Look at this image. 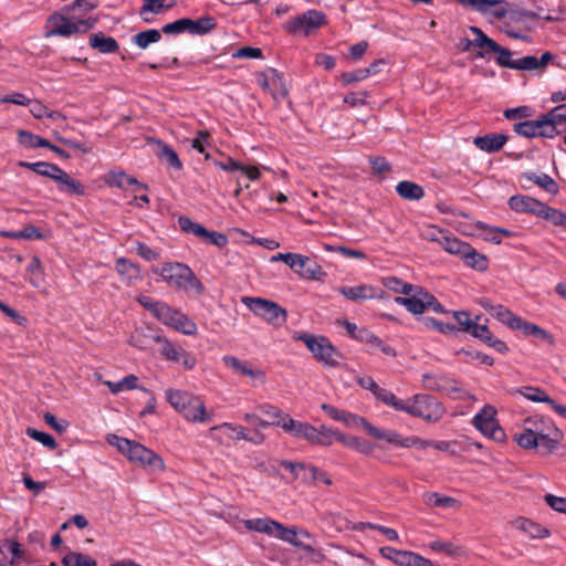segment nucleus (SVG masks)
<instances>
[{"label": "nucleus", "mask_w": 566, "mask_h": 566, "mask_svg": "<svg viewBox=\"0 0 566 566\" xmlns=\"http://www.w3.org/2000/svg\"><path fill=\"white\" fill-rule=\"evenodd\" d=\"M104 181L111 187L125 189L127 186H133L135 191L147 190L148 186L139 182L133 176L127 175L124 170H112L105 175Z\"/></svg>", "instance_id": "b1692460"}, {"label": "nucleus", "mask_w": 566, "mask_h": 566, "mask_svg": "<svg viewBox=\"0 0 566 566\" xmlns=\"http://www.w3.org/2000/svg\"><path fill=\"white\" fill-rule=\"evenodd\" d=\"M155 340L161 345L160 354L165 359L171 361H179V355L182 350L180 346L171 343L167 338L161 337L159 335L155 336Z\"/></svg>", "instance_id": "a18cd8bd"}, {"label": "nucleus", "mask_w": 566, "mask_h": 566, "mask_svg": "<svg viewBox=\"0 0 566 566\" xmlns=\"http://www.w3.org/2000/svg\"><path fill=\"white\" fill-rule=\"evenodd\" d=\"M448 253L455 254L462 258L464 251L468 250V243L459 240L455 237H451L449 233L446 234L444 239L440 244Z\"/></svg>", "instance_id": "603ef678"}, {"label": "nucleus", "mask_w": 566, "mask_h": 566, "mask_svg": "<svg viewBox=\"0 0 566 566\" xmlns=\"http://www.w3.org/2000/svg\"><path fill=\"white\" fill-rule=\"evenodd\" d=\"M166 284L172 289L192 292L196 295L203 293V285L193 271L186 264L175 262L165 263L161 268L153 270Z\"/></svg>", "instance_id": "39448f33"}, {"label": "nucleus", "mask_w": 566, "mask_h": 566, "mask_svg": "<svg viewBox=\"0 0 566 566\" xmlns=\"http://www.w3.org/2000/svg\"><path fill=\"white\" fill-rule=\"evenodd\" d=\"M461 259L468 266L478 271H485L489 265L488 258L484 254L478 252L470 244L468 245V250L464 251Z\"/></svg>", "instance_id": "58836bf2"}, {"label": "nucleus", "mask_w": 566, "mask_h": 566, "mask_svg": "<svg viewBox=\"0 0 566 566\" xmlns=\"http://www.w3.org/2000/svg\"><path fill=\"white\" fill-rule=\"evenodd\" d=\"M136 300L145 310H147L158 321H160L161 318V313H164V308L168 306V304L155 301L146 295H139L137 296Z\"/></svg>", "instance_id": "3c124183"}, {"label": "nucleus", "mask_w": 566, "mask_h": 566, "mask_svg": "<svg viewBox=\"0 0 566 566\" xmlns=\"http://www.w3.org/2000/svg\"><path fill=\"white\" fill-rule=\"evenodd\" d=\"M138 377L130 374L126 377H124L119 381H109V380H103V384L108 387L112 394L117 395L122 391L126 390H133V389H142L145 392H148L146 388L138 386Z\"/></svg>", "instance_id": "c9c22d12"}, {"label": "nucleus", "mask_w": 566, "mask_h": 566, "mask_svg": "<svg viewBox=\"0 0 566 566\" xmlns=\"http://www.w3.org/2000/svg\"><path fill=\"white\" fill-rule=\"evenodd\" d=\"M397 193L407 200H419L424 196L423 188L412 181H400L396 186Z\"/></svg>", "instance_id": "ea45409f"}, {"label": "nucleus", "mask_w": 566, "mask_h": 566, "mask_svg": "<svg viewBox=\"0 0 566 566\" xmlns=\"http://www.w3.org/2000/svg\"><path fill=\"white\" fill-rule=\"evenodd\" d=\"M389 407L426 422H438L446 413L442 403L427 394H416L407 399L390 396Z\"/></svg>", "instance_id": "f03ea898"}, {"label": "nucleus", "mask_w": 566, "mask_h": 566, "mask_svg": "<svg viewBox=\"0 0 566 566\" xmlns=\"http://www.w3.org/2000/svg\"><path fill=\"white\" fill-rule=\"evenodd\" d=\"M563 438L552 420L543 416L525 418L521 431L514 433V441L524 450L538 449L543 454L552 453Z\"/></svg>", "instance_id": "f257e3e1"}, {"label": "nucleus", "mask_w": 566, "mask_h": 566, "mask_svg": "<svg viewBox=\"0 0 566 566\" xmlns=\"http://www.w3.org/2000/svg\"><path fill=\"white\" fill-rule=\"evenodd\" d=\"M279 522L269 517L244 520L243 525L249 531L263 533L274 537Z\"/></svg>", "instance_id": "f704fd0d"}, {"label": "nucleus", "mask_w": 566, "mask_h": 566, "mask_svg": "<svg viewBox=\"0 0 566 566\" xmlns=\"http://www.w3.org/2000/svg\"><path fill=\"white\" fill-rule=\"evenodd\" d=\"M365 431L375 439L385 440L388 443L400 447L401 438L394 430H382L367 422L365 423Z\"/></svg>", "instance_id": "79ce46f5"}, {"label": "nucleus", "mask_w": 566, "mask_h": 566, "mask_svg": "<svg viewBox=\"0 0 566 566\" xmlns=\"http://www.w3.org/2000/svg\"><path fill=\"white\" fill-rule=\"evenodd\" d=\"M494 315L500 322H502L512 329H516L521 319L520 316H516L515 314H513L511 311L503 306L495 307Z\"/></svg>", "instance_id": "680f3d73"}, {"label": "nucleus", "mask_w": 566, "mask_h": 566, "mask_svg": "<svg viewBox=\"0 0 566 566\" xmlns=\"http://www.w3.org/2000/svg\"><path fill=\"white\" fill-rule=\"evenodd\" d=\"M338 292L352 302H360L373 298H384V291L369 284H359L355 286H342Z\"/></svg>", "instance_id": "6ab92c4d"}, {"label": "nucleus", "mask_w": 566, "mask_h": 566, "mask_svg": "<svg viewBox=\"0 0 566 566\" xmlns=\"http://www.w3.org/2000/svg\"><path fill=\"white\" fill-rule=\"evenodd\" d=\"M222 363L234 375L247 377L253 384H264L266 380L264 370L248 360L240 359L233 355H224Z\"/></svg>", "instance_id": "2eb2a0df"}, {"label": "nucleus", "mask_w": 566, "mask_h": 566, "mask_svg": "<svg viewBox=\"0 0 566 566\" xmlns=\"http://www.w3.org/2000/svg\"><path fill=\"white\" fill-rule=\"evenodd\" d=\"M470 31L474 35V39L469 42V44L474 45L481 50L478 53V56L485 57L488 54L494 53L495 50H499V44L489 38L481 29L476 27H470Z\"/></svg>", "instance_id": "7c9ffc66"}, {"label": "nucleus", "mask_w": 566, "mask_h": 566, "mask_svg": "<svg viewBox=\"0 0 566 566\" xmlns=\"http://www.w3.org/2000/svg\"><path fill=\"white\" fill-rule=\"evenodd\" d=\"M53 180L57 182L59 190L69 196L85 195V187L61 168H59L56 175L53 176Z\"/></svg>", "instance_id": "cd10ccee"}, {"label": "nucleus", "mask_w": 566, "mask_h": 566, "mask_svg": "<svg viewBox=\"0 0 566 566\" xmlns=\"http://www.w3.org/2000/svg\"><path fill=\"white\" fill-rule=\"evenodd\" d=\"M19 165L21 167H25V168L33 170L34 172H36L40 176L49 177L51 179H53V176L56 175V172L60 168L56 165L49 164L45 161H38V163L20 161Z\"/></svg>", "instance_id": "09e8293b"}, {"label": "nucleus", "mask_w": 566, "mask_h": 566, "mask_svg": "<svg viewBox=\"0 0 566 566\" xmlns=\"http://www.w3.org/2000/svg\"><path fill=\"white\" fill-rule=\"evenodd\" d=\"M270 262H283L305 280L322 281L326 275L321 265L298 253H277L271 256Z\"/></svg>", "instance_id": "6e6552de"}, {"label": "nucleus", "mask_w": 566, "mask_h": 566, "mask_svg": "<svg viewBox=\"0 0 566 566\" xmlns=\"http://www.w3.org/2000/svg\"><path fill=\"white\" fill-rule=\"evenodd\" d=\"M159 322L188 336L196 335L198 331L197 324L191 318L169 305L164 308Z\"/></svg>", "instance_id": "dca6fc26"}, {"label": "nucleus", "mask_w": 566, "mask_h": 566, "mask_svg": "<svg viewBox=\"0 0 566 566\" xmlns=\"http://www.w3.org/2000/svg\"><path fill=\"white\" fill-rule=\"evenodd\" d=\"M134 39H135V43L140 49H146L150 44L159 42L161 39V35H160L159 31H157L155 29H150V30H146V31L137 33Z\"/></svg>", "instance_id": "6e6d98bb"}, {"label": "nucleus", "mask_w": 566, "mask_h": 566, "mask_svg": "<svg viewBox=\"0 0 566 566\" xmlns=\"http://www.w3.org/2000/svg\"><path fill=\"white\" fill-rule=\"evenodd\" d=\"M166 0H145V4L142 8L140 15L143 17L144 21L150 22V18L148 17L149 13H160L166 8H169L170 4L165 3Z\"/></svg>", "instance_id": "13d9d810"}, {"label": "nucleus", "mask_w": 566, "mask_h": 566, "mask_svg": "<svg viewBox=\"0 0 566 566\" xmlns=\"http://www.w3.org/2000/svg\"><path fill=\"white\" fill-rule=\"evenodd\" d=\"M62 563L64 566H97L93 557L77 552L65 555Z\"/></svg>", "instance_id": "864d4df0"}, {"label": "nucleus", "mask_w": 566, "mask_h": 566, "mask_svg": "<svg viewBox=\"0 0 566 566\" xmlns=\"http://www.w3.org/2000/svg\"><path fill=\"white\" fill-rule=\"evenodd\" d=\"M470 334L500 354H506L509 352V346L503 340L496 338L484 324H478L476 322Z\"/></svg>", "instance_id": "bb28decb"}, {"label": "nucleus", "mask_w": 566, "mask_h": 566, "mask_svg": "<svg viewBox=\"0 0 566 566\" xmlns=\"http://www.w3.org/2000/svg\"><path fill=\"white\" fill-rule=\"evenodd\" d=\"M518 394L533 402L553 403V399L539 387L525 386L518 389Z\"/></svg>", "instance_id": "37998d69"}, {"label": "nucleus", "mask_w": 566, "mask_h": 566, "mask_svg": "<svg viewBox=\"0 0 566 566\" xmlns=\"http://www.w3.org/2000/svg\"><path fill=\"white\" fill-rule=\"evenodd\" d=\"M281 465L289 470L295 480H300L304 483H310L317 480L318 469L316 467L286 460L282 461Z\"/></svg>", "instance_id": "a878e982"}, {"label": "nucleus", "mask_w": 566, "mask_h": 566, "mask_svg": "<svg viewBox=\"0 0 566 566\" xmlns=\"http://www.w3.org/2000/svg\"><path fill=\"white\" fill-rule=\"evenodd\" d=\"M516 329L522 331L526 336H534L548 343L549 345H553L555 342L554 336L551 333L536 324L524 321L522 317Z\"/></svg>", "instance_id": "e433bc0d"}, {"label": "nucleus", "mask_w": 566, "mask_h": 566, "mask_svg": "<svg viewBox=\"0 0 566 566\" xmlns=\"http://www.w3.org/2000/svg\"><path fill=\"white\" fill-rule=\"evenodd\" d=\"M19 144L28 149L49 146V140L27 130L18 132Z\"/></svg>", "instance_id": "de8ad7c7"}, {"label": "nucleus", "mask_w": 566, "mask_h": 566, "mask_svg": "<svg viewBox=\"0 0 566 566\" xmlns=\"http://www.w3.org/2000/svg\"><path fill=\"white\" fill-rule=\"evenodd\" d=\"M430 549L433 552H442L450 557H467V551L454 543L443 542V541H433L429 544Z\"/></svg>", "instance_id": "a19ab883"}, {"label": "nucleus", "mask_w": 566, "mask_h": 566, "mask_svg": "<svg viewBox=\"0 0 566 566\" xmlns=\"http://www.w3.org/2000/svg\"><path fill=\"white\" fill-rule=\"evenodd\" d=\"M458 2L494 19L503 18L509 10L505 0H458Z\"/></svg>", "instance_id": "a211bd4d"}, {"label": "nucleus", "mask_w": 566, "mask_h": 566, "mask_svg": "<svg viewBox=\"0 0 566 566\" xmlns=\"http://www.w3.org/2000/svg\"><path fill=\"white\" fill-rule=\"evenodd\" d=\"M448 232L432 224H426L420 230L422 239L441 244Z\"/></svg>", "instance_id": "052dcab7"}, {"label": "nucleus", "mask_w": 566, "mask_h": 566, "mask_svg": "<svg viewBox=\"0 0 566 566\" xmlns=\"http://www.w3.org/2000/svg\"><path fill=\"white\" fill-rule=\"evenodd\" d=\"M294 339L302 340L314 358L325 366H337L342 359L340 353L324 336H314L307 333H296Z\"/></svg>", "instance_id": "0eeeda50"}, {"label": "nucleus", "mask_w": 566, "mask_h": 566, "mask_svg": "<svg viewBox=\"0 0 566 566\" xmlns=\"http://www.w3.org/2000/svg\"><path fill=\"white\" fill-rule=\"evenodd\" d=\"M179 226L182 231L191 232L195 235L200 237V238H202L205 234H208V230L206 228H203L202 226H200L198 223L192 222L187 217L179 218Z\"/></svg>", "instance_id": "338daca9"}, {"label": "nucleus", "mask_w": 566, "mask_h": 566, "mask_svg": "<svg viewBox=\"0 0 566 566\" xmlns=\"http://www.w3.org/2000/svg\"><path fill=\"white\" fill-rule=\"evenodd\" d=\"M497 411L494 406L485 405L472 419V423L484 437L496 442L506 438L504 430L497 421Z\"/></svg>", "instance_id": "9d476101"}, {"label": "nucleus", "mask_w": 566, "mask_h": 566, "mask_svg": "<svg viewBox=\"0 0 566 566\" xmlns=\"http://www.w3.org/2000/svg\"><path fill=\"white\" fill-rule=\"evenodd\" d=\"M507 138L503 134L479 136L473 139V144L483 151L494 153L500 150Z\"/></svg>", "instance_id": "2f4dec72"}, {"label": "nucleus", "mask_w": 566, "mask_h": 566, "mask_svg": "<svg viewBox=\"0 0 566 566\" xmlns=\"http://www.w3.org/2000/svg\"><path fill=\"white\" fill-rule=\"evenodd\" d=\"M514 132L527 138L555 137L558 132L553 125L549 113L535 120H525L514 125Z\"/></svg>", "instance_id": "ddd939ff"}, {"label": "nucleus", "mask_w": 566, "mask_h": 566, "mask_svg": "<svg viewBox=\"0 0 566 566\" xmlns=\"http://www.w3.org/2000/svg\"><path fill=\"white\" fill-rule=\"evenodd\" d=\"M27 273L30 275L29 282L35 287L40 286L44 270L38 256L33 255L31 258L30 263L27 266Z\"/></svg>", "instance_id": "5fc2aeb1"}, {"label": "nucleus", "mask_w": 566, "mask_h": 566, "mask_svg": "<svg viewBox=\"0 0 566 566\" xmlns=\"http://www.w3.org/2000/svg\"><path fill=\"white\" fill-rule=\"evenodd\" d=\"M382 282L387 289L394 291L395 293L409 295V293L412 292L413 285L406 283L398 277H395V276L386 277V279H384Z\"/></svg>", "instance_id": "0e129e2a"}, {"label": "nucleus", "mask_w": 566, "mask_h": 566, "mask_svg": "<svg viewBox=\"0 0 566 566\" xmlns=\"http://www.w3.org/2000/svg\"><path fill=\"white\" fill-rule=\"evenodd\" d=\"M512 524L532 539H544L551 536L548 528L526 517H517Z\"/></svg>", "instance_id": "393cba45"}, {"label": "nucleus", "mask_w": 566, "mask_h": 566, "mask_svg": "<svg viewBox=\"0 0 566 566\" xmlns=\"http://www.w3.org/2000/svg\"><path fill=\"white\" fill-rule=\"evenodd\" d=\"M23 556L21 545L11 539L0 541V566H13Z\"/></svg>", "instance_id": "c85d7f7f"}, {"label": "nucleus", "mask_w": 566, "mask_h": 566, "mask_svg": "<svg viewBox=\"0 0 566 566\" xmlns=\"http://www.w3.org/2000/svg\"><path fill=\"white\" fill-rule=\"evenodd\" d=\"M316 439L314 440L315 444L329 447L334 442L335 429L329 428L325 424L316 427Z\"/></svg>", "instance_id": "69168bd1"}, {"label": "nucleus", "mask_w": 566, "mask_h": 566, "mask_svg": "<svg viewBox=\"0 0 566 566\" xmlns=\"http://www.w3.org/2000/svg\"><path fill=\"white\" fill-rule=\"evenodd\" d=\"M423 500L428 505L438 507H453L458 504L455 499L439 493H427L423 495Z\"/></svg>", "instance_id": "4d7b16f0"}, {"label": "nucleus", "mask_w": 566, "mask_h": 566, "mask_svg": "<svg viewBox=\"0 0 566 566\" xmlns=\"http://www.w3.org/2000/svg\"><path fill=\"white\" fill-rule=\"evenodd\" d=\"M322 409L333 420L342 422L344 426L348 428H358L363 427L365 429V423L368 421L364 418L348 412L346 410L337 409L331 405L323 403Z\"/></svg>", "instance_id": "5701e85b"}, {"label": "nucleus", "mask_w": 566, "mask_h": 566, "mask_svg": "<svg viewBox=\"0 0 566 566\" xmlns=\"http://www.w3.org/2000/svg\"><path fill=\"white\" fill-rule=\"evenodd\" d=\"M524 177L535 182L549 193L555 195L558 192V185L551 176L546 174L526 172Z\"/></svg>", "instance_id": "c03bdc74"}, {"label": "nucleus", "mask_w": 566, "mask_h": 566, "mask_svg": "<svg viewBox=\"0 0 566 566\" xmlns=\"http://www.w3.org/2000/svg\"><path fill=\"white\" fill-rule=\"evenodd\" d=\"M106 441L127 457L130 462L148 472L159 473L166 470L164 459L159 454L136 441L116 434H108Z\"/></svg>", "instance_id": "7ed1b4c3"}, {"label": "nucleus", "mask_w": 566, "mask_h": 566, "mask_svg": "<svg viewBox=\"0 0 566 566\" xmlns=\"http://www.w3.org/2000/svg\"><path fill=\"white\" fill-rule=\"evenodd\" d=\"M25 433L31 439L42 443L51 450H54L57 447L55 439L46 432L39 431L34 428H27Z\"/></svg>", "instance_id": "e2e57ef3"}, {"label": "nucleus", "mask_w": 566, "mask_h": 566, "mask_svg": "<svg viewBox=\"0 0 566 566\" xmlns=\"http://www.w3.org/2000/svg\"><path fill=\"white\" fill-rule=\"evenodd\" d=\"M96 19H75L71 13L65 12L52 14L46 22V38L70 36L76 33L86 32L94 27Z\"/></svg>", "instance_id": "423d86ee"}, {"label": "nucleus", "mask_w": 566, "mask_h": 566, "mask_svg": "<svg viewBox=\"0 0 566 566\" xmlns=\"http://www.w3.org/2000/svg\"><path fill=\"white\" fill-rule=\"evenodd\" d=\"M90 43L92 48L97 49L102 53L115 52L118 49L115 39L104 36L103 34H93L90 39Z\"/></svg>", "instance_id": "49530a36"}, {"label": "nucleus", "mask_w": 566, "mask_h": 566, "mask_svg": "<svg viewBox=\"0 0 566 566\" xmlns=\"http://www.w3.org/2000/svg\"><path fill=\"white\" fill-rule=\"evenodd\" d=\"M422 386L429 390L441 391L454 399H473L475 398L465 391L457 381L441 374L426 373L422 375Z\"/></svg>", "instance_id": "f8f14e48"}, {"label": "nucleus", "mask_w": 566, "mask_h": 566, "mask_svg": "<svg viewBox=\"0 0 566 566\" xmlns=\"http://www.w3.org/2000/svg\"><path fill=\"white\" fill-rule=\"evenodd\" d=\"M311 535L307 531L296 526H285L279 522L274 538L287 543L294 547L303 546V538H310Z\"/></svg>", "instance_id": "4be33fe9"}, {"label": "nucleus", "mask_w": 566, "mask_h": 566, "mask_svg": "<svg viewBox=\"0 0 566 566\" xmlns=\"http://www.w3.org/2000/svg\"><path fill=\"white\" fill-rule=\"evenodd\" d=\"M208 437L222 443L223 438L231 440H247L248 433L245 428L242 426L223 422L221 424L211 427L208 431Z\"/></svg>", "instance_id": "aec40b11"}, {"label": "nucleus", "mask_w": 566, "mask_h": 566, "mask_svg": "<svg viewBox=\"0 0 566 566\" xmlns=\"http://www.w3.org/2000/svg\"><path fill=\"white\" fill-rule=\"evenodd\" d=\"M358 384L363 388L370 390L378 400H380L382 403L387 406H389V397L395 396L392 391L379 387L376 384V381L369 376L358 378Z\"/></svg>", "instance_id": "4c0bfd02"}, {"label": "nucleus", "mask_w": 566, "mask_h": 566, "mask_svg": "<svg viewBox=\"0 0 566 566\" xmlns=\"http://www.w3.org/2000/svg\"><path fill=\"white\" fill-rule=\"evenodd\" d=\"M349 448L364 455H369L374 451V446L370 442L356 436H350Z\"/></svg>", "instance_id": "774afa93"}, {"label": "nucleus", "mask_w": 566, "mask_h": 566, "mask_svg": "<svg viewBox=\"0 0 566 566\" xmlns=\"http://www.w3.org/2000/svg\"><path fill=\"white\" fill-rule=\"evenodd\" d=\"M154 143L157 147L155 150L156 155L161 161L166 163L169 167L177 171L182 169V164L177 153L169 145L160 140H154Z\"/></svg>", "instance_id": "72a5a7b5"}, {"label": "nucleus", "mask_w": 566, "mask_h": 566, "mask_svg": "<svg viewBox=\"0 0 566 566\" xmlns=\"http://www.w3.org/2000/svg\"><path fill=\"white\" fill-rule=\"evenodd\" d=\"M395 302L405 306L412 314H422L426 310L432 308L434 312H441V305L436 301L434 296L428 293L419 285L412 286L409 295L398 296Z\"/></svg>", "instance_id": "9b49d317"}, {"label": "nucleus", "mask_w": 566, "mask_h": 566, "mask_svg": "<svg viewBox=\"0 0 566 566\" xmlns=\"http://www.w3.org/2000/svg\"><path fill=\"white\" fill-rule=\"evenodd\" d=\"M165 396L168 403L190 423H207L213 418L205 402L189 391L169 388Z\"/></svg>", "instance_id": "20e7f679"}, {"label": "nucleus", "mask_w": 566, "mask_h": 566, "mask_svg": "<svg viewBox=\"0 0 566 566\" xmlns=\"http://www.w3.org/2000/svg\"><path fill=\"white\" fill-rule=\"evenodd\" d=\"M539 218L551 221L556 227L566 229V212L545 205L543 214Z\"/></svg>", "instance_id": "bf43d9fd"}, {"label": "nucleus", "mask_w": 566, "mask_h": 566, "mask_svg": "<svg viewBox=\"0 0 566 566\" xmlns=\"http://www.w3.org/2000/svg\"><path fill=\"white\" fill-rule=\"evenodd\" d=\"M241 302L256 316L261 317L268 324L280 327L287 318L286 311L277 303L262 298L244 296Z\"/></svg>", "instance_id": "1a4fd4ad"}, {"label": "nucleus", "mask_w": 566, "mask_h": 566, "mask_svg": "<svg viewBox=\"0 0 566 566\" xmlns=\"http://www.w3.org/2000/svg\"><path fill=\"white\" fill-rule=\"evenodd\" d=\"M303 423L304 422H302V421L294 420L289 415H285L283 417H281V419L273 420V421L259 420L260 428L264 429L270 426H277V427H281L285 432L292 434L295 438L298 437Z\"/></svg>", "instance_id": "473e14b6"}, {"label": "nucleus", "mask_w": 566, "mask_h": 566, "mask_svg": "<svg viewBox=\"0 0 566 566\" xmlns=\"http://www.w3.org/2000/svg\"><path fill=\"white\" fill-rule=\"evenodd\" d=\"M115 269L117 273L120 275L122 280L128 285L135 284L142 277L140 268L137 264L129 261L128 259H117L115 263Z\"/></svg>", "instance_id": "c756f323"}, {"label": "nucleus", "mask_w": 566, "mask_h": 566, "mask_svg": "<svg viewBox=\"0 0 566 566\" xmlns=\"http://www.w3.org/2000/svg\"><path fill=\"white\" fill-rule=\"evenodd\" d=\"M509 206L512 210L520 213H532L537 217L543 214L545 203L528 196H512L509 199Z\"/></svg>", "instance_id": "412c9836"}, {"label": "nucleus", "mask_w": 566, "mask_h": 566, "mask_svg": "<svg viewBox=\"0 0 566 566\" xmlns=\"http://www.w3.org/2000/svg\"><path fill=\"white\" fill-rule=\"evenodd\" d=\"M258 85L273 99L281 101L289 94V88L283 76L274 69H266L255 74Z\"/></svg>", "instance_id": "4468645a"}, {"label": "nucleus", "mask_w": 566, "mask_h": 566, "mask_svg": "<svg viewBox=\"0 0 566 566\" xmlns=\"http://www.w3.org/2000/svg\"><path fill=\"white\" fill-rule=\"evenodd\" d=\"M216 24V20L209 15L202 17L198 20L190 19L189 33L202 35L213 30Z\"/></svg>", "instance_id": "8fccbe9b"}, {"label": "nucleus", "mask_w": 566, "mask_h": 566, "mask_svg": "<svg viewBox=\"0 0 566 566\" xmlns=\"http://www.w3.org/2000/svg\"><path fill=\"white\" fill-rule=\"evenodd\" d=\"M325 23V15L316 10H310L302 15L296 17L285 24L289 32H302L310 34Z\"/></svg>", "instance_id": "f3484780"}]
</instances>
